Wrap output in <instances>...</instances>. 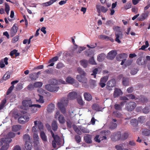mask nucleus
<instances>
[{
	"mask_svg": "<svg viewBox=\"0 0 150 150\" xmlns=\"http://www.w3.org/2000/svg\"><path fill=\"white\" fill-rule=\"evenodd\" d=\"M68 100L66 98H63L61 102H59L58 103H61V106H66L68 105Z\"/></svg>",
	"mask_w": 150,
	"mask_h": 150,
	"instance_id": "32",
	"label": "nucleus"
},
{
	"mask_svg": "<svg viewBox=\"0 0 150 150\" xmlns=\"http://www.w3.org/2000/svg\"><path fill=\"white\" fill-rule=\"evenodd\" d=\"M40 136L43 141L45 142L47 141V136L43 131H42L40 132Z\"/></svg>",
	"mask_w": 150,
	"mask_h": 150,
	"instance_id": "31",
	"label": "nucleus"
},
{
	"mask_svg": "<svg viewBox=\"0 0 150 150\" xmlns=\"http://www.w3.org/2000/svg\"><path fill=\"white\" fill-rule=\"evenodd\" d=\"M108 76H105L102 77L100 80V81L102 82L105 83L108 80Z\"/></svg>",
	"mask_w": 150,
	"mask_h": 150,
	"instance_id": "47",
	"label": "nucleus"
},
{
	"mask_svg": "<svg viewBox=\"0 0 150 150\" xmlns=\"http://www.w3.org/2000/svg\"><path fill=\"white\" fill-rule=\"evenodd\" d=\"M61 103H58L57 105L58 107L59 108L61 111V112L63 114H64L66 113V108L65 107V106H61Z\"/></svg>",
	"mask_w": 150,
	"mask_h": 150,
	"instance_id": "30",
	"label": "nucleus"
},
{
	"mask_svg": "<svg viewBox=\"0 0 150 150\" xmlns=\"http://www.w3.org/2000/svg\"><path fill=\"white\" fill-rule=\"evenodd\" d=\"M123 146L120 145H117L115 146V148L117 150H124L122 148Z\"/></svg>",
	"mask_w": 150,
	"mask_h": 150,
	"instance_id": "64",
	"label": "nucleus"
},
{
	"mask_svg": "<svg viewBox=\"0 0 150 150\" xmlns=\"http://www.w3.org/2000/svg\"><path fill=\"white\" fill-rule=\"evenodd\" d=\"M129 136L127 132L124 133L122 135V138L124 140L127 139Z\"/></svg>",
	"mask_w": 150,
	"mask_h": 150,
	"instance_id": "59",
	"label": "nucleus"
},
{
	"mask_svg": "<svg viewBox=\"0 0 150 150\" xmlns=\"http://www.w3.org/2000/svg\"><path fill=\"white\" fill-rule=\"evenodd\" d=\"M64 67V65L63 64L59 62L57 64L56 68L58 69H60Z\"/></svg>",
	"mask_w": 150,
	"mask_h": 150,
	"instance_id": "58",
	"label": "nucleus"
},
{
	"mask_svg": "<svg viewBox=\"0 0 150 150\" xmlns=\"http://www.w3.org/2000/svg\"><path fill=\"white\" fill-rule=\"evenodd\" d=\"M66 82L70 84H72L75 81V80L71 76H68L66 80Z\"/></svg>",
	"mask_w": 150,
	"mask_h": 150,
	"instance_id": "28",
	"label": "nucleus"
},
{
	"mask_svg": "<svg viewBox=\"0 0 150 150\" xmlns=\"http://www.w3.org/2000/svg\"><path fill=\"white\" fill-rule=\"evenodd\" d=\"M149 12L148 11L144 12V13H142L140 16L139 17V20L140 21H143L148 17Z\"/></svg>",
	"mask_w": 150,
	"mask_h": 150,
	"instance_id": "15",
	"label": "nucleus"
},
{
	"mask_svg": "<svg viewBox=\"0 0 150 150\" xmlns=\"http://www.w3.org/2000/svg\"><path fill=\"white\" fill-rule=\"evenodd\" d=\"M137 63L139 65H143L146 63V59H142V57L138 58L137 61Z\"/></svg>",
	"mask_w": 150,
	"mask_h": 150,
	"instance_id": "18",
	"label": "nucleus"
},
{
	"mask_svg": "<svg viewBox=\"0 0 150 150\" xmlns=\"http://www.w3.org/2000/svg\"><path fill=\"white\" fill-rule=\"evenodd\" d=\"M50 84H47V85H55L57 86L58 84V80L55 79H52L50 81Z\"/></svg>",
	"mask_w": 150,
	"mask_h": 150,
	"instance_id": "36",
	"label": "nucleus"
},
{
	"mask_svg": "<svg viewBox=\"0 0 150 150\" xmlns=\"http://www.w3.org/2000/svg\"><path fill=\"white\" fill-rule=\"evenodd\" d=\"M137 105L136 103L134 102L130 101L127 103L125 105V109L129 112L134 110Z\"/></svg>",
	"mask_w": 150,
	"mask_h": 150,
	"instance_id": "4",
	"label": "nucleus"
},
{
	"mask_svg": "<svg viewBox=\"0 0 150 150\" xmlns=\"http://www.w3.org/2000/svg\"><path fill=\"white\" fill-rule=\"evenodd\" d=\"M77 93L72 91L69 94L68 96V98L69 100H74L77 97Z\"/></svg>",
	"mask_w": 150,
	"mask_h": 150,
	"instance_id": "14",
	"label": "nucleus"
},
{
	"mask_svg": "<svg viewBox=\"0 0 150 150\" xmlns=\"http://www.w3.org/2000/svg\"><path fill=\"white\" fill-rule=\"evenodd\" d=\"M116 84V81L115 79H112L108 81L107 83L106 86L107 89L109 91L112 90V88L115 86Z\"/></svg>",
	"mask_w": 150,
	"mask_h": 150,
	"instance_id": "7",
	"label": "nucleus"
},
{
	"mask_svg": "<svg viewBox=\"0 0 150 150\" xmlns=\"http://www.w3.org/2000/svg\"><path fill=\"white\" fill-rule=\"evenodd\" d=\"M81 65L84 68H86L88 65V61L87 60L83 59L80 61Z\"/></svg>",
	"mask_w": 150,
	"mask_h": 150,
	"instance_id": "29",
	"label": "nucleus"
},
{
	"mask_svg": "<svg viewBox=\"0 0 150 150\" xmlns=\"http://www.w3.org/2000/svg\"><path fill=\"white\" fill-rule=\"evenodd\" d=\"M98 71V69L97 68L95 69L93 71V73L91 74L92 75H93L94 77L96 78V74Z\"/></svg>",
	"mask_w": 150,
	"mask_h": 150,
	"instance_id": "57",
	"label": "nucleus"
},
{
	"mask_svg": "<svg viewBox=\"0 0 150 150\" xmlns=\"http://www.w3.org/2000/svg\"><path fill=\"white\" fill-rule=\"evenodd\" d=\"M128 56L127 54L125 53H122L119 54L116 57V59L118 61H121V59L122 62L121 63V65H123L126 60V58Z\"/></svg>",
	"mask_w": 150,
	"mask_h": 150,
	"instance_id": "5",
	"label": "nucleus"
},
{
	"mask_svg": "<svg viewBox=\"0 0 150 150\" xmlns=\"http://www.w3.org/2000/svg\"><path fill=\"white\" fill-rule=\"evenodd\" d=\"M33 136L34 139L37 142H38V139L39 138L37 132L34 133Z\"/></svg>",
	"mask_w": 150,
	"mask_h": 150,
	"instance_id": "60",
	"label": "nucleus"
},
{
	"mask_svg": "<svg viewBox=\"0 0 150 150\" xmlns=\"http://www.w3.org/2000/svg\"><path fill=\"white\" fill-rule=\"evenodd\" d=\"M76 78L79 81L82 83H86L87 82V79L85 76L78 75H77Z\"/></svg>",
	"mask_w": 150,
	"mask_h": 150,
	"instance_id": "11",
	"label": "nucleus"
},
{
	"mask_svg": "<svg viewBox=\"0 0 150 150\" xmlns=\"http://www.w3.org/2000/svg\"><path fill=\"white\" fill-rule=\"evenodd\" d=\"M42 83L41 82H36L33 84L34 87L38 88L41 87L42 85Z\"/></svg>",
	"mask_w": 150,
	"mask_h": 150,
	"instance_id": "42",
	"label": "nucleus"
},
{
	"mask_svg": "<svg viewBox=\"0 0 150 150\" xmlns=\"http://www.w3.org/2000/svg\"><path fill=\"white\" fill-rule=\"evenodd\" d=\"M129 78L127 77H123L122 79V83L125 86H128L129 85Z\"/></svg>",
	"mask_w": 150,
	"mask_h": 150,
	"instance_id": "20",
	"label": "nucleus"
},
{
	"mask_svg": "<svg viewBox=\"0 0 150 150\" xmlns=\"http://www.w3.org/2000/svg\"><path fill=\"white\" fill-rule=\"evenodd\" d=\"M131 125L134 127L137 126L138 124V122L137 119H132L130 121Z\"/></svg>",
	"mask_w": 150,
	"mask_h": 150,
	"instance_id": "39",
	"label": "nucleus"
},
{
	"mask_svg": "<svg viewBox=\"0 0 150 150\" xmlns=\"http://www.w3.org/2000/svg\"><path fill=\"white\" fill-rule=\"evenodd\" d=\"M17 50L14 49L10 52V56L12 57H14V55H15V57H16L19 55V53L17 52Z\"/></svg>",
	"mask_w": 150,
	"mask_h": 150,
	"instance_id": "26",
	"label": "nucleus"
},
{
	"mask_svg": "<svg viewBox=\"0 0 150 150\" xmlns=\"http://www.w3.org/2000/svg\"><path fill=\"white\" fill-rule=\"evenodd\" d=\"M105 57V55L103 53H102L99 54L97 57V60L99 62H102L104 59Z\"/></svg>",
	"mask_w": 150,
	"mask_h": 150,
	"instance_id": "27",
	"label": "nucleus"
},
{
	"mask_svg": "<svg viewBox=\"0 0 150 150\" xmlns=\"http://www.w3.org/2000/svg\"><path fill=\"white\" fill-rule=\"evenodd\" d=\"M126 96L129 99H135L136 100L137 98L135 97V96L133 94H129L126 95Z\"/></svg>",
	"mask_w": 150,
	"mask_h": 150,
	"instance_id": "48",
	"label": "nucleus"
},
{
	"mask_svg": "<svg viewBox=\"0 0 150 150\" xmlns=\"http://www.w3.org/2000/svg\"><path fill=\"white\" fill-rule=\"evenodd\" d=\"M8 58L7 57H5L4 59H1L0 62V67L1 68H3L4 67L5 65L4 64V63L6 65L8 64Z\"/></svg>",
	"mask_w": 150,
	"mask_h": 150,
	"instance_id": "17",
	"label": "nucleus"
},
{
	"mask_svg": "<svg viewBox=\"0 0 150 150\" xmlns=\"http://www.w3.org/2000/svg\"><path fill=\"white\" fill-rule=\"evenodd\" d=\"M32 101L30 98L25 99L22 101V105L25 107L29 106L30 107H32V106H30V105H32Z\"/></svg>",
	"mask_w": 150,
	"mask_h": 150,
	"instance_id": "12",
	"label": "nucleus"
},
{
	"mask_svg": "<svg viewBox=\"0 0 150 150\" xmlns=\"http://www.w3.org/2000/svg\"><path fill=\"white\" fill-rule=\"evenodd\" d=\"M139 101L143 103L146 102L148 100L146 97L144 96L141 97L139 99Z\"/></svg>",
	"mask_w": 150,
	"mask_h": 150,
	"instance_id": "63",
	"label": "nucleus"
},
{
	"mask_svg": "<svg viewBox=\"0 0 150 150\" xmlns=\"http://www.w3.org/2000/svg\"><path fill=\"white\" fill-rule=\"evenodd\" d=\"M120 28L119 27L117 26L114 28V29L116 31L115 33V36L116 37L115 40V41L118 43H120L121 41L120 39H121L123 38V35L121 31H119Z\"/></svg>",
	"mask_w": 150,
	"mask_h": 150,
	"instance_id": "1",
	"label": "nucleus"
},
{
	"mask_svg": "<svg viewBox=\"0 0 150 150\" xmlns=\"http://www.w3.org/2000/svg\"><path fill=\"white\" fill-rule=\"evenodd\" d=\"M83 96L85 99L87 100L90 101L92 99V96L89 93L87 92L84 93Z\"/></svg>",
	"mask_w": 150,
	"mask_h": 150,
	"instance_id": "23",
	"label": "nucleus"
},
{
	"mask_svg": "<svg viewBox=\"0 0 150 150\" xmlns=\"http://www.w3.org/2000/svg\"><path fill=\"white\" fill-rule=\"evenodd\" d=\"M115 109L117 110H122V107L120 104H116L114 105Z\"/></svg>",
	"mask_w": 150,
	"mask_h": 150,
	"instance_id": "46",
	"label": "nucleus"
},
{
	"mask_svg": "<svg viewBox=\"0 0 150 150\" xmlns=\"http://www.w3.org/2000/svg\"><path fill=\"white\" fill-rule=\"evenodd\" d=\"M67 126V127L71 128L72 127V122L69 119L67 120L66 121Z\"/></svg>",
	"mask_w": 150,
	"mask_h": 150,
	"instance_id": "56",
	"label": "nucleus"
},
{
	"mask_svg": "<svg viewBox=\"0 0 150 150\" xmlns=\"http://www.w3.org/2000/svg\"><path fill=\"white\" fill-rule=\"evenodd\" d=\"M56 1L57 0H50L48 2L43 3L42 5L44 6H47L51 5Z\"/></svg>",
	"mask_w": 150,
	"mask_h": 150,
	"instance_id": "33",
	"label": "nucleus"
},
{
	"mask_svg": "<svg viewBox=\"0 0 150 150\" xmlns=\"http://www.w3.org/2000/svg\"><path fill=\"white\" fill-rule=\"evenodd\" d=\"M122 94V92L120 89L116 88L115 89L113 96L114 98H116Z\"/></svg>",
	"mask_w": 150,
	"mask_h": 150,
	"instance_id": "13",
	"label": "nucleus"
},
{
	"mask_svg": "<svg viewBox=\"0 0 150 150\" xmlns=\"http://www.w3.org/2000/svg\"><path fill=\"white\" fill-rule=\"evenodd\" d=\"M113 137L118 139H119L121 137V133L120 132H118L113 134Z\"/></svg>",
	"mask_w": 150,
	"mask_h": 150,
	"instance_id": "37",
	"label": "nucleus"
},
{
	"mask_svg": "<svg viewBox=\"0 0 150 150\" xmlns=\"http://www.w3.org/2000/svg\"><path fill=\"white\" fill-rule=\"evenodd\" d=\"M117 54V52L116 50H112L108 53L107 57L109 59L112 60L116 56Z\"/></svg>",
	"mask_w": 150,
	"mask_h": 150,
	"instance_id": "10",
	"label": "nucleus"
},
{
	"mask_svg": "<svg viewBox=\"0 0 150 150\" xmlns=\"http://www.w3.org/2000/svg\"><path fill=\"white\" fill-rule=\"evenodd\" d=\"M45 88L48 91L53 92L57 91L59 88V87L58 86H52L50 85H46Z\"/></svg>",
	"mask_w": 150,
	"mask_h": 150,
	"instance_id": "6",
	"label": "nucleus"
},
{
	"mask_svg": "<svg viewBox=\"0 0 150 150\" xmlns=\"http://www.w3.org/2000/svg\"><path fill=\"white\" fill-rule=\"evenodd\" d=\"M29 118L26 115H24L20 117L18 119V122L20 124H25L29 121Z\"/></svg>",
	"mask_w": 150,
	"mask_h": 150,
	"instance_id": "9",
	"label": "nucleus"
},
{
	"mask_svg": "<svg viewBox=\"0 0 150 150\" xmlns=\"http://www.w3.org/2000/svg\"><path fill=\"white\" fill-rule=\"evenodd\" d=\"M85 54L87 56H89L91 57L93 56V52L92 50L89 49L85 51Z\"/></svg>",
	"mask_w": 150,
	"mask_h": 150,
	"instance_id": "25",
	"label": "nucleus"
},
{
	"mask_svg": "<svg viewBox=\"0 0 150 150\" xmlns=\"http://www.w3.org/2000/svg\"><path fill=\"white\" fill-rule=\"evenodd\" d=\"M142 135L145 136H148L150 135V130L147 129H144L142 132Z\"/></svg>",
	"mask_w": 150,
	"mask_h": 150,
	"instance_id": "34",
	"label": "nucleus"
},
{
	"mask_svg": "<svg viewBox=\"0 0 150 150\" xmlns=\"http://www.w3.org/2000/svg\"><path fill=\"white\" fill-rule=\"evenodd\" d=\"M139 122L141 123H143L145 121V117L144 116H141L138 119Z\"/></svg>",
	"mask_w": 150,
	"mask_h": 150,
	"instance_id": "45",
	"label": "nucleus"
},
{
	"mask_svg": "<svg viewBox=\"0 0 150 150\" xmlns=\"http://www.w3.org/2000/svg\"><path fill=\"white\" fill-rule=\"evenodd\" d=\"M132 60L130 59L127 60L125 62V65L126 66H128L130 65L132 63Z\"/></svg>",
	"mask_w": 150,
	"mask_h": 150,
	"instance_id": "62",
	"label": "nucleus"
},
{
	"mask_svg": "<svg viewBox=\"0 0 150 150\" xmlns=\"http://www.w3.org/2000/svg\"><path fill=\"white\" fill-rule=\"evenodd\" d=\"M52 129L54 131H56L58 129L57 123L56 121L53 120L51 124Z\"/></svg>",
	"mask_w": 150,
	"mask_h": 150,
	"instance_id": "21",
	"label": "nucleus"
},
{
	"mask_svg": "<svg viewBox=\"0 0 150 150\" xmlns=\"http://www.w3.org/2000/svg\"><path fill=\"white\" fill-rule=\"evenodd\" d=\"M21 129V126L19 125H13L12 127V130L13 131L16 132Z\"/></svg>",
	"mask_w": 150,
	"mask_h": 150,
	"instance_id": "35",
	"label": "nucleus"
},
{
	"mask_svg": "<svg viewBox=\"0 0 150 150\" xmlns=\"http://www.w3.org/2000/svg\"><path fill=\"white\" fill-rule=\"evenodd\" d=\"M101 137L99 135H97L95 137L94 139L95 141L98 142L100 143L101 141Z\"/></svg>",
	"mask_w": 150,
	"mask_h": 150,
	"instance_id": "51",
	"label": "nucleus"
},
{
	"mask_svg": "<svg viewBox=\"0 0 150 150\" xmlns=\"http://www.w3.org/2000/svg\"><path fill=\"white\" fill-rule=\"evenodd\" d=\"M23 139L25 142L26 140H28L29 141V142H30V140L29 135L27 134H25L24 135Z\"/></svg>",
	"mask_w": 150,
	"mask_h": 150,
	"instance_id": "55",
	"label": "nucleus"
},
{
	"mask_svg": "<svg viewBox=\"0 0 150 150\" xmlns=\"http://www.w3.org/2000/svg\"><path fill=\"white\" fill-rule=\"evenodd\" d=\"M77 71L80 74L81 76H85L86 75V73L84 72V71L81 69V68L79 67L77 68Z\"/></svg>",
	"mask_w": 150,
	"mask_h": 150,
	"instance_id": "41",
	"label": "nucleus"
},
{
	"mask_svg": "<svg viewBox=\"0 0 150 150\" xmlns=\"http://www.w3.org/2000/svg\"><path fill=\"white\" fill-rule=\"evenodd\" d=\"M54 105L53 104H50L48 105L47 111L48 112H50L54 109Z\"/></svg>",
	"mask_w": 150,
	"mask_h": 150,
	"instance_id": "50",
	"label": "nucleus"
},
{
	"mask_svg": "<svg viewBox=\"0 0 150 150\" xmlns=\"http://www.w3.org/2000/svg\"><path fill=\"white\" fill-rule=\"evenodd\" d=\"M50 132L52 137L54 139L52 142V146L53 148H55L56 147L57 144L59 145H60V139L58 135H55L52 130H51Z\"/></svg>",
	"mask_w": 150,
	"mask_h": 150,
	"instance_id": "2",
	"label": "nucleus"
},
{
	"mask_svg": "<svg viewBox=\"0 0 150 150\" xmlns=\"http://www.w3.org/2000/svg\"><path fill=\"white\" fill-rule=\"evenodd\" d=\"M16 24H14L13 25L11 30V35L12 37L15 35L18 29V28L16 26Z\"/></svg>",
	"mask_w": 150,
	"mask_h": 150,
	"instance_id": "16",
	"label": "nucleus"
},
{
	"mask_svg": "<svg viewBox=\"0 0 150 150\" xmlns=\"http://www.w3.org/2000/svg\"><path fill=\"white\" fill-rule=\"evenodd\" d=\"M58 59V57L57 56H55L51 59H50L48 62V63H50L52 62H54L57 61Z\"/></svg>",
	"mask_w": 150,
	"mask_h": 150,
	"instance_id": "53",
	"label": "nucleus"
},
{
	"mask_svg": "<svg viewBox=\"0 0 150 150\" xmlns=\"http://www.w3.org/2000/svg\"><path fill=\"white\" fill-rule=\"evenodd\" d=\"M117 125L116 123H114L113 122L112 123L111 125L110 126V128L112 129H115L117 127Z\"/></svg>",
	"mask_w": 150,
	"mask_h": 150,
	"instance_id": "54",
	"label": "nucleus"
},
{
	"mask_svg": "<svg viewBox=\"0 0 150 150\" xmlns=\"http://www.w3.org/2000/svg\"><path fill=\"white\" fill-rule=\"evenodd\" d=\"M5 11L7 14H8L9 11V6L7 3H5Z\"/></svg>",
	"mask_w": 150,
	"mask_h": 150,
	"instance_id": "52",
	"label": "nucleus"
},
{
	"mask_svg": "<svg viewBox=\"0 0 150 150\" xmlns=\"http://www.w3.org/2000/svg\"><path fill=\"white\" fill-rule=\"evenodd\" d=\"M84 139L85 142L88 144L92 143L91 136L90 135L87 134L86 136L84 137Z\"/></svg>",
	"mask_w": 150,
	"mask_h": 150,
	"instance_id": "22",
	"label": "nucleus"
},
{
	"mask_svg": "<svg viewBox=\"0 0 150 150\" xmlns=\"http://www.w3.org/2000/svg\"><path fill=\"white\" fill-rule=\"evenodd\" d=\"M25 148L27 150H31L32 147L31 143L28 140H26L25 142Z\"/></svg>",
	"mask_w": 150,
	"mask_h": 150,
	"instance_id": "19",
	"label": "nucleus"
},
{
	"mask_svg": "<svg viewBox=\"0 0 150 150\" xmlns=\"http://www.w3.org/2000/svg\"><path fill=\"white\" fill-rule=\"evenodd\" d=\"M75 138L77 143H79L81 142V137L80 136L78 135H76L75 136Z\"/></svg>",
	"mask_w": 150,
	"mask_h": 150,
	"instance_id": "49",
	"label": "nucleus"
},
{
	"mask_svg": "<svg viewBox=\"0 0 150 150\" xmlns=\"http://www.w3.org/2000/svg\"><path fill=\"white\" fill-rule=\"evenodd\" d=\"M7 97L6 95L5 96V98L2 100L0 105V110L4 108V106L6 104V101Z\"/></svg>",
	"mask_w": 150,
	"mask_h": 150,
	"instance_id": "38",
	"label": "nucleus"
},
{
	"mask_svg": "<svg viewBox=\"0 0 150 150\" xmlns=\"http://www.w3.org/2000/svg\"><path fill=\"white\" fill-rule=\"evenodd\" d=\"M37 74H36V73L30 74V78L32 80H35L38 77Z\"/></svg>",
	"mask_w": 150,
	"mask_h": 150,
	"instance_id": "40",
	"label": "nucleus"
},
{
	"mask_svg": "<svg viewBox=\"0 0 150 150\" xmlns=\"http://www.w3.org/2000/svg\"><path fill=\"white\" fill-rule=\"evenodd\" d=\"M18 81V80H15L11 82V84L12 85L10 87V93L12 91L14 88V85L17 83Z\"/></svg>",
	"mask_w": 150,
	"mask_h": 150,
	"instance_id": "43",
	"label": "nucleus"
},
{
	"mask_svg": "<svg viewBox=\"0 0 150 150\" xmlns=\"http://www.w3.org/2000/svg\"><path fill=\"white\" fill-rule=\"evenodd\" d=\"M89 62L91 64L93 65H96L97 64L96 62L95 61L93 57H91L89 59Z\"/></svg>",
	"mask_w": 150,
	"mask_h": 150,
	"instance_id": "44",
	"label": "nucleus"
},
{
	"mask_svg": "<svg viewBox=\"0 0 150 150\" xmlns=\"http://www.w3.org/2000/svg\"><path fill=\"white\" fill-rule=\"evenodd\" d=\"M19 38V36L18 35L16 36L13 38L11 40V42L13 43L16 42L18 40Z\"/></svg>",
	"mask_w": 150,
	"mask_h": 150,
	"instance_id": "61",
	"label": "nucleus"
},
{
	"mask_svg": "<svg viewBox=\"0 0 150 150\" xmlns=\"http://www.w3.org/2000/svg\"><path fill=\"white\" fill-rule=\"evenodd\" d=\"M58 120L60 123L61 124H64L66 120L64 117L62 115H59L58 117Z\"/></svg>",
	"mask_w": 150,
	"mask_h": 150,
	"instance_id": "24",
	"label": "nucleus"
},
{
	"mask_svg": "<svg viewBox=\"0 0 150 150\" xmlns=\"http://www.w3.org/2000/svg\"><path fill=\"white\" fill-rule=\"evenodd\" d=\"M96 7L97 12L99 13L101 12L104 13H105L108 10L107 8L98 4L96 5Z\"/></svg>",
	"mask_w": 150,
	"mask_h": 150,
	"instance_id": "8",
	"label": "nucleus"
},
{
	"mask_svg": "<svg viewBox=\"0 0 150 150\" xmlns=\"http://www.w3.org/2000/svg\"><path fill=\"white\" fill-rule=\"evenodd\" d=\"M8 137L4 138L1 139V140L5 144L2 146L0 150H7L9 146V132L7 134Z\"/></svg>",
	"mask_w": 150,
	"mask_h": 150,
	"instance_id": "3",
	"label": "nucleus"
}]
</instances>
